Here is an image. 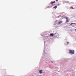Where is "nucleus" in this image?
Listing matches in <instances>:
<instances>
[{
	"mask_svg": "<svg viewBox=\"0 0 76 76\" xmlns=\"http://www.w3.org/2000/svg\"><path fill=\"white\" fill-rule=\"evenodd\" d=\"M57 6H56L53 7V9H57Z\"/></svg>",
	"mask_w": 76,
	"mask_h": 76,
	"instance_id": "5",
	"label": "nucleus"
},
{
	"mask_svg": "<svg viewBox=\"0 0 76 76\" xmlns=\"http://www.w3.org/2000/svg\"><path fill=\"white\" fill-rule=\"evenodd\" d=\"M56 3V2L55 1H54V2H51V4H53V3Z\"/></svg>",
	"mask_w": 76,
	"mask_h": 76,
	"instance_id": "6",
	"label": "nucleus"
},
{
	"mask_svg": "<svg viewBox=\"0 0 76 76\" xmlns=\"http://www.w3.org/2000/svg\"><path fill=\"white\" fill-rule=\"evenodd\" d=\"M60 4H57V6H60Z\"/></svg>",
	"mask_w": 76,
	"mask_h": 76,
	"instance_id": "9",
	"label": "nucleus"
},
{
	"mask_svg": "<svg viewBox=\"0 0 76 76\" xmlns=\"http://www.w3.org/2000/svg\"><path fill=\"white\" fill-rule=\"evenodd\" d=\"M39 72L40 74H41L42 73V70H41L40 71H39Z\"/></svg>",
	"mask_w": 76,
	"mask_h": 76,
	"instance_id": "4",
	"label": "nucleus"
},
{
	"mask_svg": "<svg viewBox=\"0 0 76 76\" xmlns=\"http://www.w3.org/2000/svg\"><path fill=\"white\" fill-rule=\"evenodd\" d=\"M69 53H70L72 55L74 53V50H70Z\"/></svg>",
	"mask_w": 76,
	"mask_h": 76,
	"instance_id": "1",
	"label": "nucleus"
},
{
	"mask_svg": "<svg viewBox=\"0 0 76 76\" xmlns=\"http://www.w3.org/2000/svg\"><path fill=\"white\" fill-rule=\"evenodd\" d=\"M58 0H56V1L57 2V1H58Z\"/></svg>",
	"mask_w": 76,
	"mask_h": 76,
	"instance_id": "13",
	"label": "nucleus"
},
{
	"mask_svg": "<svg viewBox=\"0 0 76 76\" xmlns=\"http://www.w3.org/2000/svg\"><path fill=\"white\" fill-rule=\"evenodd\" d=\"M65 18H66V20H68L67 19H68V18L67 17H66Z\"/></svg>",
	"mask_w": 76,
	"mask_h": 76,
	"instance_id": "10",
	"label": "nucleus"
},
{
	"mask_svg": "<svg viewBox=\"0 0 76 76\" xmlns=\"http://www.w3.org/2000/svg\"><path fill=\"white\" fill-rule=\"evenodd\" d=\"M52 6H54V5L52 4Z\"/></svg>",
	"mask_w": 76,
	"mask_h": 76,
	"instance_id": "15",
	"label": "nucleus"
},
{
	"mask_svg": "<svg viewBox=\"0 0 76 76\" xmlns=\"http://www.w3.org/2000/svg\"><path fill=\"white\" fill-rule=\"evenodd\" d=\"M62 22H63V21H60L59 22H58V24H60L61 23H62Z\"/></svg>",
	"mask_w": 76,
	"mask_h": 76,
	"instance_id": "3",
	"label": "nucleus"
},
{
	"mask_svg": "<svg viewBox=\"0 0 76 76\" xmlns=\"http://www.w3.org/2000/svg\"><path fill=\"white\" fill-rule=\"evenodd\" d=\"M50 35L51 37H53V36H54V34L53 33L50 34Z\"/></svg>",
	"mask_w": 76,
	"mask_h": 76,
	"instance_id": "2",
	"label": "nucleus"
},
{
	"mask_svg": "<svg viewBox=\"0 0 76 76\" xmlns=\"http://www.w3.org/2000/svg\"><path fill=\"white\" fill-rule=\"evenodd\" d=\"M75 30L76 31V29H75Z\"/></svg>",
	"mask_w": 76,
	"mask_h": 76,
	"instance_id": "16",
	"label": "nucleus"
},
{
	"mask_svg": "<svg viewBox=\"0 0 76 76\" xmlns=\"http://www.w3.org/2000/svg\"><path fill=\"white\" fill-rule=\"evenodd\" d=\"M71 9H74V8L73 7H71Z\"/></svg>",
	"mask_w": 76,
	"mask_h": 76,
	"instance_id": "8",
	"label": "nucleus"
},
{
	"mask_svg": "<svg viewBox=\"0 0 76 76\" xmlns=\"http://www.w3.org/2000/svg\"><path fill=\"white\" fill-rule=\"evenodd\" d=\"M72 24H75V23H72L71 24V25H72Z\"/></svg>",
	"mask_w": 76,
	"mask_h": 76,
	"instance_id": "11",
	"label": "nucleus"
},
{
	"mask_svg": "<svg viewBox=\"0 0 76 76\" xmlns=\"http://www.w3.org/2000/svg\"><path fill=\"white\" fill-rule=\"evenodd\" d=\"M67 44H69V42H67Z\"/></svg>",
	"mask_w": 76,
	"mask_h": 76,
	"instance_id": "14",
	"label": "nucleus"
},
{
	"mask_svg": "<svg viewBox=\"0 0 76 76\" xmlns=\"http://www.w3.org/2000/svg\"><path fill=\"white\" fill-rule=\"evenodd\" d=\"M69 21V20H66V22H68Z\"/></svg>",
	"mask_w": 76,
	"mask_h": 76,
	"instance_id": "7",
	"label": "nucleus"
},
{
	"mask_svg": "<svg viewBox=\"0 0 76 76\" xmlns=\"http://www.w3.org/2000/svg\"><path fill=\"white\" fill-rule=\"evenodd\" d=\"M62 17H63V18H65V17H66V16H62Z\"/></svg>",
	"mask_w": 76,
	"mask_h": 76,
	"instance_id": "12",
	"label": "nucleus"
}]
</instances>
